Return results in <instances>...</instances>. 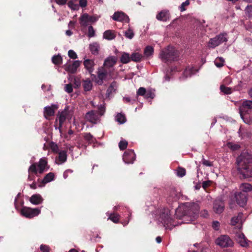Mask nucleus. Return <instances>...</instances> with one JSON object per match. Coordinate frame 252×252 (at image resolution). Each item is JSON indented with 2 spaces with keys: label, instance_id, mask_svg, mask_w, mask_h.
I'll list each match as a JSON object with an SVG mask.
<instances>
[{
  "label": "nucleus",
  "instance_id": "43",
  "mask_svg": "<svg viewBox=\"0 0 252 252\" xmlns=\"http://www.w3.org/2000/svg\"><path fill=\"white\" fill-rule=\"evenodd\" d=\"M105 111V106L103 104H100L98 107V111L96 112L100 117L102 116Z\"/></svg>",
  "mask_w": 252,
  "mask_h": 252
},
{
  "label": "nucleus",
  "instance_id": "59",
  "mask_svg": "<svg viewBox=\"0 0 252 252\" xmlns=\"http://www.w3.org/2000/svg\"><path fill=\"white\" fill-rule=\"evenodd\" d=\"M211 182L210 181H204L202 183V187L205 189L207 187L210 185Z\"/></svg>",
  "mask_w": 252,
  "mask_h": 252
},
{
  "label": "nucleus",
  "instance_id": "15",
  "mask_svg": "<svg viewBox=\"0 0 252 252\" xmlns=\"http://www.w3.org/2000/svg\"><path fill=\"white\" fill-rule=\"evenodd\" d=\"M235 198L237 204L240 206L243 207L246 205L247 201V195L246 193L236 192L235 194Z\"/></svg>",
  "mask_w": 252,
  "mask_h": 252
},
{
  "label": "nucleus",
  "instance_id": "1",
  "mask_svg": "<svg viewBox=\"0 0 252 252\" xmlns=\"http://www.w3.org/2000/svg\"><path fill=\"white\" fill-rule=\"evenodd\" d=\"M198 211V207L195 204H187L180 206L176 210L177 218L183 220L184 223H189L193 221Z\"/></svg>",
  "mask_w": 252,
  "mask_h": 252
},
{
  "label": "nucleus",
  "instance_id": "63",
  "mask_svg": "<svg viewBox=\"0 0 252 252\" xmlns=\"http://www.w3.org/2000/svg\"><path fill=\"white\" fill-rule=\"evenodd\" d=\"M47 183V174H46L44 176V177L42 181V184H43V186H44ZM40 186L41 187V186H42V185H40Z\"/></svg>",
  "mask_w": 252,
  "mask_h": 252
},
{
  "label": "nucleus",
  "instance_id": "38",
  "mask_svg": "<svg viewBox=\"0 0 252 252\" xmlns=\"http://www.w3.org/2000/svg\"><path fill=\"white\" fill-rule=\"evenodd\" d=\"M58 108L57 104H53L50 107H48V116H53L55 114V112Z\"/></svg>",
  "mask_w": 252,
  "mask_h": 252
},
{
  "label": "nucleus",
  "instance_id": "23",
  "mask_svg": "<svg viewBox=\"0 0 252 252\" xmlns=\"http://www.w3.org/2000/svg\"><path fill=\"white\" fill-rule=\"evenodd\" d=\"M43 199L39 194L32 195L30 198V201L33 204L38 205L42 203Z\"/></svg>",
  "mask_w": 252,
  "mask_h": 252
},
{
  "label": "nucleus",
  "instance_id": "17",
  "mask_svg": "<svg viewBox=\"0 0 252 252\" xmlns=\"http://www.w3.org/2000/svg\"><path fill=\"white\" fill-rule=\"evenodd\" d=\"M235 239L242 247H246L248 246V240L245 237L244 234L241 232L236 233Z\"/></svg>",
  "mask_w": 252,
  "mask_h": 252
},
{
  "label": "nucleus",
  "instance_id": "9",
  "mask_svg": "<svg viewBox=\"0 0 252 252\" xmlns=\"http://www.w3.org/2000/svg\"><path fill=\"white\" fill-rule=\"evenodd\" d=\"M40 212V210L39 209H32L26 206H23L21 210V214L23 216L29 219L37 216Z\"/></svg>",
  "mask_w": 252,
  "mask_h": 252
},
{
  "label": "nucleus",
  "instance_id": "28",
  "mask_svg": "<svg viewBox=\"0 0 252 252\" xmlns=\"http://www.w3.org/2000/svg\"><path fill=\"white\" fill-rule=\"evenodd\" d=\"M240 189L243 193H246L252 190V186L249 183H244L240 185Z\"/></svg>",
  "mask_w": 252,
  "mask_h": 252
},
{
  "label": "nucleus",
  "instance_id": "10",
  "mask_svg": "<svg viewBox=\"0 0 252 252\" xmlns=\"http://www.w3.org/2000/svg\"><path fill=\"white\" fill-rule=\"evenodd\" d=\"M217 245L222 248L230 247L233 245L232 240L227 235H221L216 240Z\"/></svg>",
  "mask_w": 252,
  "mask_h": 252
},
{
  "label": "nucleus",
  "instance_id": "45",
  "mask_svg": "<svg viewBox=\"0 0 252 252\" xmlns=\"http://www.w3.org/2000/svg\"><path fill=\"white\" fill-rule=\"evenodd\" d=\"M127 146V142L126 140H121L119 143V147L121 150H125Z\"/></svg>",
  "mask_w": 252,
  "mask_h": 252
},
{
  "label": "nucleus",
  "instance_id": "2",
  "mask_svg": "<svg viewBox=\"0 0 252 252\" xmlns=\"http://www.w3.org/2000/svg\"><path fill=\"white\" fill-rule=\"evenodd\" d=\"M238 170L247 176H252V157L249 155H242L237 158Z\"/></svg>",
  "mask_w": 252,
  "mask_h": 252
},
{
  "label": "nucleus",
  "instance_id": "64",
  "mask_svg": "<svg viewBox=\"0 0 252 252\" xmlns=\"http://www.w3.org/2000/svg\"><path fill=\"white\" fill-rule=\"evenodd\" d=\"M97 20V19L95 17L89 16V21L90 22H94Z\"/></svg>",
  "mask_w": 252,
  "mask_h": 252
},
{
  "label": "nucleus",
  "instance_id": "18",
  "mask_svg": "<svg viewBox=\"0 0 252 252\" xmlns=\"http://www.w3.org/2000/svg\"><path fill=\"white\" fill-rule=\"evenodd\" d=\"M224 203L220 199H216L213 204V210L217 214L221 213L224 210Z\"/></svg>",
  "mask_w": 252,
  "mask_h": 252
},
{
  "label": "nucleus",
  "instance_id": "37",
  "mask_svg": "<svg viewBox=\"0 0 252 252\" xmlns=\"http://www.w3.org/2000/svg\"><path fill=\"white\" fill-rule=\"evenodd\" d=\"M224 59L222 57H218L215 61V65L218 67H221L224 65Z\"/></svg>",
  "mask_w": 252,
  "mask_h": 252
},
{
  "label": "nucleus",
  "instance_id": "6",
  "mask_svg": "<svg viewBox=\"0 0 252 252\" xmlns=\"http://www.w3.org/2000/svg\"><path fill=\"white\" fill-rule=\"evenodd\" d=\"M47 164V161L43 158H41L38 163H34L32 164L30 166L28 170L29 174L28 177L29 180L30 181L33 180L34 176H32V174L36 175L38 171L40 174L42 173Z\"/></svg>",
  "mask_w": 252,
  "mask_h": 252
},
{
  "label": "nucleus",
  "instance_id": "34",
  "mask_svg": "<svg viewBox=\"0 0 252 252\" xmlns=\"http://www.w3.org/2000/svg\"><path fill=\"white\" fill-rule=\"evenodd\" d=\"M117 88V84L116 82L114 81L111 84L109 87L108 88L107 92L110 94L115 92Z\"/></svg>",
  "mask_w": 252,
  "mask_h": 252
},
{
  "label": "nucleus",
  "instance_id": "58",
  "mask_svg": "<svg viewBox=\"0 0 252 252\" xmlns=\"http://www.w3.org/2000/svg\"><path fill=\"white\" fill-rule=\"evenodd\" d=\"M55 175L52 172L48 173V182H51L54 179Z\"/></svg>",
  "mask_w": 252,
  "mask_h": 252
},
{
  "label": "nucleus",
  "instance_id": "53",
  "mask_svg": "<svg viewBox=\"0 0 252 252\" xmlns=\"http://www.w3.org/2000/svg\"><path fill=\"white\" fill-rule=\"evenodd\" d=\"M239 134L240 136L243 137L245 136V133H248L246 132V130L242 127H240L239 130Z\"/></svg>",
  "mask_w": 252,
  "mask_h": 252
},
{
  "label": "nucleus",
  "instance_id": "19",
  "mask_svg": "<svg viewBox=\"0 0 252 252\" xmlns=\"http://www.w3.org/2000/svg\"><path fill=\"white\" fill-rule=\"evenodd\" d=\"M117 62V58L115 56H110L106 58L103 63V67L107 69H111Z\"/></svg>",
  "mask_w": 252,
  "mask_h": 252
},
{
  "label": "nucleus",
  "instance_id": "5",
  "mask_svg": "<svg viewBox=\"0 0 252 252\" xmlns=\"http://www.w3.org/2000/svg\"><path fill=\"white\" fill-rule=\"evenodd\" d=\"M73 116V111L69 106H66L62 111H59L56 121H59V129L61 133L63 125L66 122H70Z\"/></svg>",
  "mask_w": 252,
  "mask_h": 252
},
{
  "label": "nucleus",
  "instance_id": "26",
  "mask_svg": "<svg viewBox=\"0 0 252 252\" xmlns=\"http://www.w3.org/2000/svg\"><path fill=\"white\" fill-rule=\"evenodd\" d=\"M89 16L88 14H83L79 18L80 24L82 26H87L88 24Z\"/></svg>",
  "mask_w": 252,
  "mask_h": 252
},
{
  "label": "nucleus",
  "instance_id": "61",
  "mask_svg": "<svg viewBox=\"0 0 252 252\" xmlns=\"http://www.w3.org/2000/svg\"><path fill=\"white\" fill-rule=\"evenodd\" d=\"M40 250L43 252H47V246L45 245H41L40 246Z\"/></svg>",
  "mask_w": 252,
  "mask_h": 252
},
{
  "label": "nucleus",
  "instance_id": "51",
  "mask_svg": "<svg viewBox=\"0 0 252 252\" xmlns=\"http://www.w3.org/2000/svg\"><path fill=\"white\" fill-rule=\"evenodd\" d=\"M202 163L203 165L206 166H213V162L206 160L204 158H203L202 159Z\"/></svg>",
  "mask_w": 252,
  "mask_h": 252
},
{
  "label": "nucleus",
  "instance_id": "24",
  "mask_svg": "<svg viewBox=\"0 0 252 252\" xmlns=\"http://www.w3.org/2000/svg\"><path fill=\"white\" fill-rule=\"evenodd\" d=\"M82 86L84 91H90L92 90L93 88V83L92 81L88 78L82 80Z\"/></svg>",
  "mask_w": 252,
  "mask_h": 252
},
{
  "label": "nucleus",
  "instance_id": "14",
  "mask_svg": "<svg viewBox=\"0 0 252 252\" xmlns=\"http://www.w3.org/2000/svg\"><path fill=\"white\" fill-rule=\"evenodd\" d=\"M123 160L126 163H132L135 159V154L132 150L126 151L123 155Z\"/></svg>",
  "mask_w": 252,
  "mask_h": 252
},
{
  "label": "nucleus",
  "instance_id": "12",
  "mask_svg": "<svg viewBox=\"0 0 252 252\" xmlns=\"http://www.w3.org/2000/svg\"><path fill=\"white\" fill-rule=\"evenodd\" d=\"M100 117L97 112L94 110L87 112L85 115L86 120L93 124L97 123L99 121Z\"/></svg>",
  "mask_w": 252,
  "mask_h": 252
},
{
  "label": "nucleus",
  "instance_id": "49",
  "mask_svg": "<svg viewBox=\"0 0 252 252\" xmlns=\"http://www.w3.org/2000/svg\"><path fill=\"white\" fill-rule=\"evenodd\" d=\"M88 35L89 37H94L95 35V31L92 26H89L88 28Z\"/></svg>",
  "mask_w": 252,
  "mask_h": 252
},
{
  "label": "nucleus",
  "instance_id": "52",
  "mask_svg": "<svg viewBox=\"0 0 252 252\" xmlns=\"http://www.w3.org/2000/svg\"><path fill=\"white\" fill-rule=\"evenodd\" d=\"M68 56L72 59H76L77 58V55L76 53L72 50H70L68 52Z\"/></svg>",
  "mask_w": 252,
  "mask_h": 252
},
{
  "label": "nucleus",
  "instance_id": "56",
  "mask_svg": "<svg viewBox=\"0 0 252 252\" xmlns=\"http://www.w3.org/2000/svg\"><path fill=\"white\" fill-rule=\"evenodd\" d=\"M229 147L233 150H237L240 148V146L238 144H229Z\"/></svg>",
  "mask_w": 252,
  "mask_h": 252
},
{
  "label": "nucleus",
  "instance_id": "8",
  "mask_svg": "<svg viewBox=\"0 0 252 252\" xmlns=\"http://www.w3.org/2000/svg\"><path fill=\"white\" fill-rule=\"evenodd\" d=\"M227 41L226 34L221 33L210 39L208 42V47L209 48H214L222 43L226 42Z\"/></svg>",
  "mask_w": 252,
  "mask_h": 252
},
{
  "label": "nucleus",
  "instance_id": "36",
  "mask_svg": "<svg viewBox=\"0 0 252 252\" xmlns=\"http://www.w3.org/2000/svg\"><path fill=\"white\" fill-rule=\"evenodd\" d=\"M220 90L221 92L226 94H230L232 92L231 88L227 87L224 85H220Z\"/></svg>",
  "mask_w": 252,
  "mask_h": 252
},
{
  "label": "nucleus",
  "instance_id": "35",
  "mask_svg": "<svg viewBox=\"0 0 252 252\" xmlns=\"http://www.w3.org/2000/svg\"><path fill=\"white\" fill-rule=\"evenodd\" d=\"M52 61L53 63L56 65H60L62 63V58L58 55L54 56L52 59Z\"/></svg>",
  "mask_w": 252,
  "mask_h": 252
},
{
  "label": "nucleus",
  "instance_id": "62",
  "mask_svg": "<svg viewBox=\"0 0 252 252\" xmlns=\"http://www.w3.org/2000/svg\"><path fill=\"white\" fill-rule=\"evenodd\" d=\"M79 4L81 7H85L87 5V0H80Z\"/></svg>",
  "mask_w": 252,
  "mask_h": 252
},
{
  "label": "nucleus",
  "instance_id": "30",
  "mask_svg": "<svg viewBox=\"0 0 252 252\" xmlns=\"http://www.w3.org/2000/svg\"><path fill=\"white\" fill-rule=\"evenodd\" d=\"M48 149L55 154H57L60 151L58 144L54 142H51L48 144Z\"/></svg>",
  "mask_w": 252,
  "mask_h": 252
},
{
  "label": "nucleus",
  "instance_id": "16",
  "mask_svg": "<svg viewBox=\"0 0 252 252\" xmlns=\"http://www.w3.org/2000/svg\"><path fill=\"white\" fill-rule=\"evenodd\" d=\"M85 68L88 71V72L91 74L92 79L96 77V76L94 74H92L94 70V61L92 60L85 59L83 62Z\"/></svg>",
  "mask_w": 252,
  "mask_h": 252
},
{
  "label": "nucleus",
  "instance_id": "50",
  "mask_svg": "<svg viewBox=\"0 0 252 252\" xmlns=\"http://www.w3.org/2000/svg\"><path fill=\"white\" fill-rule=\"evenodd\" d=\"M189 4V0H186V1L183 2L180 7V9L181 12L186 10L185 6H188Z\"/></svg>",
  "mask_w": 252,
  "mask_h": 252
},
{
  "label": "nucleus",
  "instance_id": "47",
  "mask_svg": "<svg viewBox=\"0 0 252 252\" xmlns=\"http://www.w3.org/2000/svg\"><path fill=\"white\" fill-rule=\"evenodd\" d=\"M64 89V91L67 93H71L73 92V87L71 84H65Z\"/></svg>",
  "mask_w": 252,
  "mask_h": 252
},
{
  "label": "nucleus",
  "instance_id": "41",
  "mask_svg": "<svg viewBox=\"0 0 252 252\" xmlns=\"http://www.w3.org/2000/svg\"><path fill=\"white\" fill-rule=\"evenodd\" d=\"M116 120L120 124H124L125 123L126 119L124 115L120 113L117 115Z\"/></svg>",
  "mask_w": 252,
  "mask_h": 252
},
{
  "label": "nucleus",
  "instance_id": "40",
  "mask_svg": "<svg viewBox=\"0 0 252 252\" xmlns=\"http://www.w3.org/2000/svg\"><path fill=\"white\" fill-rule=\"evenodd\" d=\"M108 219L111 220L114 223H117L119 220L120 216L117 214H111Z\"/></svg>",
  "mask_w": 252,
  "mask_h": 252
},
{
  "label": "nucleus",
  "instance_id": "42",
  "mask_svg": "<svg viewBox=\"0 0 252 252\" xmlns=\"http://www.w3.org/2000/svg\"><path fill=\"white\" fill-rule=\"evenodd\" d=\"M155 95L154 93L151 90H146V93L145 94V98H152L153 99L155 97Z\"/></svg>",
  "mask_w": 252,
  "mask_h": 252
},
{
  "label": "nucleus",
  "instance_id": "3",
  "mask_svg": "<svg viewBox=\"0 0 252 252\" xmlns=\"http://www.w3.org/2000/svg\"><path fill=\"white\" fill-rule=\"evenodd\" d=\"M239 109L241 117L244 122L249 125L252 124V101L244 100Z\"/></svg>",
  "mask_w": 252,
  "mask_h": 252
},
{
  "label": "nucleus",
  "instance_id": "27",
  "mask_svg": "<svg viewBox=\"0 0 252 252\" xmlns=\"http://www.w3.org/2000/svg\"><path fill=\"white\" fill-rule=\"evenodd\" d=\"M154 53V48L151 46H146L144 50V57L149 58Z\"/></svg>",
  "mask_w": 252,
  "mask_h": 252
},
{
  "label": "nucleus",
  "instance_id": "32",
  "mask_svg": "<svg viewBox=\"0 0 252 252\" xmlns=\"http://www.w3.org/2000/svg\"><path fill=\"white\" fill-rule=\"evenodd\" d=\"M143 58L141 54L138 53H133L130 56V60L135 62H139Z\"/></svg>",
  "mask_w": 252,
  "mask_h": 252
},
{
  "label": "nucleus",
  "instance_id": "57",
  "mask_svg": "<svg viewBox=\"0 0 252 252\" xmlns=\"http://www.w3.org/2000/svg\"><path fill=\"white\" fill-rule=\"evenodd\" d=\"M73 83L75 86V88H78L81 85L80 81L79 80H77L76 78H74Z\"/></svg>",
  "mask_w": 252,
  "mask_h": 252
},
{
  "label": "nucleus",
  "instance_id": "21",
  "mask_svg": "<svg viewBox=\"0 0 252 252\" xmlns=\"http://www.w3.org/2000/svg\"><path fill=\"white\" fill-rule=\"evenodd\" d=\"M170 13L167 10H163L159 12L156 16V18L161 21H167L170 19Z\"/></svg>",
  "mask_w": 252,
  "mask_h": 252
},
{
  "label": "nucleus",
  "instance_id": "39",
  "mask_svg": "<svg viewBox=\"0 0 252 252\" xmlns=\"http://www.w3.org/2000/svg\"><path fill=\"white\" fill-rule=\"evenodd\" d=\"M245 12L247 17L249 18L252 17V5H249L246 6L245 9Z\"/></svg>",
  "mask_w": 252,
  "mask_h": 252
},
{
  "label": "nucleus",
  "instance_id": "13",
  "mask_svg": "<svg viewBox=\"0 0 252 252\" xmlns=\"http://www.w3.org/2000/svg\"><path fill=\"white\" fill-rule=\"evenodd\" d=\"M79 61H73L72 63L66 64L64 65V69L70 73L74 74L76 72L77 69L80 65Z\"/></svg>",
  "mask_w": 252,
  "mask_h": 252
},
{
  "label": "nucleus",
  "instance_id": "44",
  "mask_svg": "<svg viewBox=\"0 0 252 252\" xmlns=\"http://www.w3.org/2000/svg\"><path fill=\"white\" fill-rule=\"evenodd\" d=\"M186 171L185 168L179 167L177 170V175L180 177H183L186 175Z\"/></svg>",
  "mask_w": 252,
  "mask_h": 252
},
{
  "label": "nucleus",
  "instance_id": "20",
  "mask_svg": "<svg viewBox=\"0 0 252 252\" xmlns=\"http://www.w3.org/2000/svg\"><path fill=\"white\" fill-rule=\"evenodd\" d=\"M161 222L165 226H168L169 224H172V219L170 218L169 212L168 211L166 213H163L160 215Z\"/></svg>",
  "mask_w": 252,
  "mask_h": 252
},
{
  "label": "nucleus",
  "instance_id": "48",
  "mask_svg": "<svg viewBox=\"0 0 252 252\" xmlns=\"http://www.w3.org/2000/svg\"><path fill=\"white\" fill-rule=\"evenodd\" d=\"M146 93V89L143 87H140L137 91V95L144 96Z\"/></svg>",
  "mask_w": 252,
  "mask_h": 252
},
{
  "label": "nucleus",
  "instance_id": "29",
  "mask_svg": "<svg viewBox=\"0 0 252 252\" xmlns=\"http://www.w3.org/2000/svg\"><path fill=\"white\" fill-rule=\"evenodd\" d=\"M243 214L239 213L237 217H233L231 220V224L232 225H235L237 223H241Z\"/></svg>",
  "mask_w": 252,
  "mask_h": 252
},
{
  "label": "nucleus",
  "instance_id": "33",
  "mask_svg": "<svg viewBox=\"0 0 252 252\" xmlns=\"http://www.w3.org/2000/svg\"><path fill=\"white\" fill-rule=\"evenodd\" d=\"M130 61V56L128 53L124 52L121 58V62L123 63H127Z\"/></svg>",
  "mask_w": 252,
  "mask_h": 252
},
{
  "label": "nucleus",
  "instance_id": "54",
  "mask_svg": "<svg viewBox=\"0 0 252 252\" xmlns=\"http://www.w3.org/2000/svg\"><path fill=\"white\" fill-rule=\"evenodd\" d=\"M212 227L216 230H219V227H220V223H219V222L218 221H213V223H212Z\"/></svg>",
  "mask_w": 252,
  "mask_h": 252
},
{
  "label": "nucleus",
  "instance_id": "25",
  "mask_svg": "<svg viewBox=\"0 0 252 252\" xmlns=\"http://www.w3.org/2000/svg\"><path fill=\"white\" fill-rule=\"evenodd\" d=\"M103 37L107 40H112L116 37V35L113 31L107 30L103 33Z\"/></svg>",
  "mask_w": 252,
  "mask_h": 252
},
{
  "label": "nucleus",
  "instance_id": "31",
  "mask_svg": "<svg viewBox=\"0 0 252 252\" xmlns=\"http://www.w3.org/2000/svg\"><path fill=\"white\" fill-rule=\"evenodd\" d=\"M99 49V45L96 43H94L90 45V49L92 54L97 55Z\"/></svg>",
  "mask_w": 252,
  "mask_h": 252
},
{
  "label": "nucleus",
  "instance_id": "11",
  "mask_svg": "<svg viewBox=\"0 0 252 252\" xmlns=\"http://www.w3.org/2000/svg\"><path fill=\"white\" fill-rule=\"evenodd\" d=\"M112 18L116 21H119L124 23H128L129 22V17L124 12L122 11L115 12Z\"/></svg>",
  "mask_w": 252,
  "mask_h": 252
},
{
  "label": "nucleus",
  "instance_id": "4",
  "mask_svg": "<svg viewBox=\"0 0 252 252\" xmlns=\"http://www.w3.org/2000/svg\"><path fill=\"white\" fill-rule=\"evenodd\" d=\"M180 55L179 52L174 47L168 46L161 51L159 57L165 63L171 62L178 59Z\"/></svg>",
  "mask_w": 252,
  "mask_h": 252
},
{
  "label": "nucleus",
  "instance_id": "7",
  "mask_svg": "<svg viewBox=\"0 0 252 252\" xmlns=\"http://www.w3.org/2000/svg\"><path fill=\"white\" fill-rule=\"evenodd\" d=\"M97 74L98 79L96 81V82L98 85H102L103 81L113 78V70L101 67L98 68Z\"/></svg>",
  "mask_w": 252,
  "mask_h": 252
},
{
  "label": "nucleus",
  "instance_id": "55",
  "mask_svg": "<svg viewBox=\"0 0 252 252\" xmlns=\"http://www.w3.org/2000/svg\"><path fill=\"white\" fill-rule=\"evenodd\" d=\"M84 138L89 141H91L93 140V136L90 133H86L84 135Z\"/></svg>",
  "mask_w": 252,
  "mask_h": 252
},
{
  "label": "nucleus",
  "instance_id": "46",
  "mask_svg": "<svg viewBox=\"0 0 252 252\" xmlns=\"http://www.w3.org/2000/svg\"><path fill=\"white\" fill-rule=\"evenodd\" d=\"M125 35L126 37L129 39H131L134 36V33L131 30L129 29L127 31H126L125 32Z\"/></svg>",
  "mask_w": 252,
  "mask_h": 252
},
{
  "label": "nucleus",
  "instance_id": "60",
  "mask_svg": "<svg viewBox=\"0 0 252 252\" xmlns=\"http://www.w3.org/2000/svg\"><path fill=\"white\" fill-rule=\"evenodd\" d=\"M56 2L59 5H64L66 3L67 0H55Z\"/></svg>",
  "mask_w": 252,
  "mask_h": 252
},
{
  "label": "nucleus",
  "instance_id": "22",
  "mask_svg": "<svg viewBox=\"0 0 252 252\" xmlns=\"http://www.w3.org/2000/svg\"><path fill=\"white\" fill-rule=\"evenodd\" d=\"M58 156L56 157V162L58 164H61L66 161L67 153L66 151L63 150L60 151L58 153Z\"/></svg>",
  "mask_w": 252,
  "mask_h": 252
}]
</instances>
